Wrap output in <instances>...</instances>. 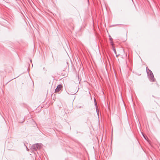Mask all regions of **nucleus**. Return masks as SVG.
I'll use <instances>...</instances> for the list:
<instances>
[{
	"instance_id": "obj_2",
	"label": "nucleus",
	"mask_w": 160,
	"mask_h": 160,
	"mask_svg": "<svg viewBox=\"0 0 160 160\" xmlns=\"http://www.w3.org/2000/svg\"><path fill=\"white\" fill-rule=\"evenodd\" d=\"M94 101L95 105V108H96V109L97 113V114L98 115V116L99 114V110H98V107L97 106V103L96 102V100L95 99H94Z\"/></svg>"
},
{
	"instance_id": "obj_12",
	"label": "nucleus",
	"mask_w": 160,
	"mask_h": 160,
	"mask_svg": "<svg viewBox=\"0 0 160 160\" xmlns=\"http://www.w3.org/2000/svg\"><path fill=\"white\" fill-rule=\"evenodd\" d=\"M146 71H147V70H149V69L148 68V67H147L146 68Z\"/></svg>"
},
{
	"instance_id": "obj_6",
	"label": "nucleus",
	"mask_w": 160,
	"mask_h": 160,
	"mask_svg": "<svg viewBox=\"0 0 160 160\" xmlns=\"http://www.w3.org/2000/svg\"><path fill=\"white\" fill-rule=\"evenodd\" d=\"M113 50L114 53L115 54H116V51L114 47H113Z\"/></svg>"
},
{
	"instance_id": "obj_1",
	"label": "nucleus",
	"mask_w": 160,
	"mask_h": 160,
	"mask_svg": "<svg viewBox=\"0 0 160 160\" xmlns=\"http://www.w3.org/2000/svg\"><path fill=\"white\" fill-rule=\"evenodd\" d=\"M147 72L150 81L151 82L154 81L155 78L151 71L150 70H147Z\"/></svg>"
},
{
	"instance_id": "obj_4",
	"label": "nucleus",
	"mask_w": 160,
	"mask_h": 160,
	"mask_svg": "<svg viewBox=\"0 0 160 160\" xmlns=\"http://www.w3.org/2000/svg\"><path fill=\"white\" fill-rule=\"evenodd\" d=\"M36 145V147H35L37 151L38 149H40L41 148L42 144L41 143H37L35 144Z\"/></svg>"
},
{
	"instance_id": "obj_5",
	"label": "nucleus",
	"mask_w": 160,
	"mask_h": 160,
	"mask_svg": "<svg viewBox=\"0 0 160 160\" xmlns=\"http://www.w3.org/2000/svg\"><path fill=\"white\" fill-rule=\"evenodd\" d=\"M36 145H35V144L33 145L31 147L30 149H31V150L32 151H37L36 150V147H36Z\"/></svg>"
},
{
	"instance_id": "obj_9",
	"label": "nucleus",
	"mask_w": 160,
	"mask_h": 160,
	"mask_svg": "<svg viewBox=\"0 0 160 160\" xmlns=\"http://www.w3.org/2000/svg\"><path fill=\"white\" fill-rule=\"evenodd\" d=\"M142 136H143V137H144V138L146 140L147 138H146V137L143 134H142Z\"/></svg>"
},
{
	"instance_id": "obj_11",
	"label": "nucleus",
	"mask_w": 160,
	"mask_h": 160,
	"mask_svg": "<svg viewBox=\"0 0 160 160\" xmlns=\"http://www.w3.org/2000/svg\"><path fill=\"white\" fill-rule=\"evenodd\" d=\"M146 71H147V70H149V69L148 68V67H147L146 68Z\"/></svg>"
},
{
	"instance_id": "obj_7",
	"label": "nucleus",
	"mask_w": 160,
	"mask_h": 160,
	"mask_svg": "<svg viewBox=\"0 0 160 160\" xmlns=\"http://www.w3.org/2000/svg\"><path fill=\"white\" fill-rule=\"evenodd\" d=\"M109 37L110 41H112V38L111 36L110 35H109Z\"/></svg>"
},
{
	"instance_id": "obj_8",
	"label": "nucleus",
	"mask_w": 160,
	"mask_h": 160,
	"mask_svg": "<svg viewBox=\"0 0 160 160\" xmlns=\"http://www.w3.org/2000/svg\"><path fill=\"white\" fill-rule=\"evenodd\" d=\"M111 45L112 46H113L114 45L112 41H110Z\"/></svg>"
},
{
	"instance_id": "obj_10",
	"label": "nucleus",
	"mask_w": 160,
	"mask_h": 160,
	"mask_svg": "<svg viewBox=\"0 0 160 160\" xmlns=\"http://www.w3.org/2000/svg\"><path fill=\"white\" fill-rule=\"evenodd\" d=\"M77 92V91L76 92H74L73 93H70V94H72V95H73V94H76V93Z\"/></svg>"
},
{
	"instance_id": "obj_13",
	"label": "nucleus",
	"mask_w": 160,
	"mask_h": 160,
	"mask_svg": "<svg viewBox=\"0 0 160 160\" xmlns=\"http://www.w3.org/2000/svg\"><path fill=\"white\" fill-rule=\"evenodd\" d=\"M116 55V57H117L118 56V55H117V54Z\"/></svg>"
},
{
	"instance_id": "obj_3",
	"label": "nucleus",
	"mask_w": 160,
	"mask_h": 160,
	"mask_svg": "<svg viewBox=\"0 0 160 160\" xmlns=\"http://www.w3.org/2000/svg\"><path fill=\"white\" fill-rule=\"evenodd\" d=\"M62 86L61 84L58 85L56 88L55 89V92H58L61 89Z\"/></svg>"
},
{
	"instance_id": "obj_14",
	"label": "nucleus",
	"mask_w": 160,
	"mask_h": 160,
	"mask_svg": "<svg viewBox=\"0 0 160 160\" xmlns=\"http://www.w3.org/2000/svg\"><path fill=\"white\" fill-rule=\"evenodd\" d=\"M27 151H28V148L27 147Z\"/></svg>"
}]
</instances>
